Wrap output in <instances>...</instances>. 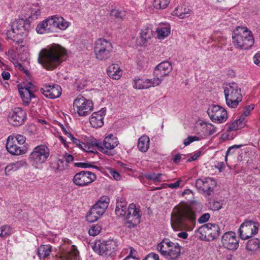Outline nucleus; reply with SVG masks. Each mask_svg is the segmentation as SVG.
<instances>
[{
	"label": "nucleus",
	"mask_w": 260,
	"mask_h": 260,
	"mask_svg": "<svg viewBox=\"0 0 260 260\" xmlns=\"http://www.w3.org/2000/svg\"><path fill=\"white\" fill-rule=\"evenodd\" d=\"M202 205L189 206L184 204L175 206L171 214V226L176 231H191L195 226L197 208H201Z\"/></svg>",
	"instance_id": "1"
},
{
	"label": "nucleus",
	"mask_w": 260,
	"mask_h": 260,
	"mask_svg": "<svg viewBox=\"0 0 260 260\" xmlns=\"http://www.w3.org/2000/svg\"><path fill=\"white\" fill-rule=\"evenodd\" d=\"M66 54L63 48L59 45H54L49 49H44L39 53L38 61L46 69L52 70L62 61L61 57Z\"/></svg>",
	"instance_id": "2"
},
{
	"label": "nucleus",
	"mask_w": 260,
	"mask_h": 260,
	"mask_svg": "<svg viewBox=\"0 0 260 260\" xmlns=\"http://www.w3.org/2000/svg\"><path fill=\"white\" fill-rule=\"evenodd\" d=\"M233 43L239 49H248L254 44V40L251 31L247 27L237 26L233 31Z\"/></svg>",
	"instance_id": "3"
},
{
	"label": "nucleus",
	"mask_w": 260,
	"mask_h": 260,
	"mask_svg": "<svg viewBox=\"0 0 260 260\" xmlns=\"http://www.w3.org/2000/svg\"><path fill=\"white\" fill-rule=\"evenodd\" d=\"M241 88L237 84L233 82L226 85L224 89V93L227 105L232 108L237 107L242 101Z\"/></svg>",
	"instance_id": "4"
},
{
	"label": "nucleus",
	"mask_w": 260,
	"mask_h": 260,
	"mask_svg": "<svg viewBox=\"0 0 260 260\" xmlns=\"http://www.w3.org/2000/svg\"><path fill=\"white\" fill-rule=\"evenodd\" d=\"M109 198L107 196L101 198L90 209L86 215V220L89 222L96 221L105 212L108 206Z\"/></svg>",
	"instance_id": "5"
},
{
	"label": "nucleus",
	"mask_w": 260,
	"mask_h": 260,
	"mask_svg": "<svg viewBox=\"0 0 260 260\" xmlns=\"http://www.w3.org/2000/svg\"><path fill=\"white\" fill-rule=\"evenodd\" d=\"M113 50L112 43L105 39H99L94 43L95 57L101 60H105L111 56Z\"/></svg>",
	"instance_id": "6"
},
{
	"label": "nucleus",
	"mask_w": 260,
	"mask_h": 260,
	"mask_svg": "<svg viewBox=\"0 0 260 260\" xmlns=\"http://www.w3.org/2000/svg\"><path fill=\"white\" fill-rule=\"evenodd\" d=\"M30 27V22L28 20L23 19H16L12 23V31H8L7 36L8 38L11 39L15 37L14 34L22 37H26Z\"/></svg>",
	"instance_id": "7"
},
{
	"label": "nucleus",
	"mask_w": 260,
	"mask_h": 260,
	"mask_svg": "<svg viewBox=\"0 0 260 260\" xmlns=\"http://www.w3.org/2000/svg\"><path fill=\"white\" fill-rule=\"evenodd\" d=\"M73 109L79 116H85L92 111L93 103L90 100L79 95L74 101Z\"/></svg>",
	"instance_id": "8"
},
{
	"label": "nucleus",
	"mask_w": 260,
	"mask_h": 260,
	"mask_svg": "<svg viewBox=\"0 0 260 260\" xmlns=\"http://www.w3.org/2000/svg\"><path fill=\"white\" fill-rule=\"evenodd\" d=\"M50 151L45 145L36 147L29 155V161L33 164H41L45 162L49 157Z\"/></svg>",
	"instance_id": "9"
},
{
	"label": "nucleus",
	"mask_w": 260,
	"mask_h": 260,
	"mask_svg": "<svg viewBox=\"0 0 260 260\" xmlns=\"http://www.w3.org/2000/svg\"><path fill=\"white\" fill-rule=\"evenodd\" d=\"M141 215L140 214V210L137 208L136 205L132 203L129 204L127 215L124 218L125 220L124 226L129 229L135 228L140 222Z\"/></svg>",
	"instance_id": "10"
},
{
	"label": "nucleus",
	"mask_w": 260,
	"mask_h": 260,
	"mask_svg": "<svg viewBox=\"0 0 260 260\" xmlns=\"http://www.w3.org/2000/svg\"><path fill=\"white\" fill-rule=\"evenodd\" d=\"M258 227V222L245 220L239 228V237L243 240L247 239L257 233Z\"/></svg>",
	"instance_id": "11"
},
{
	"label": "nucleus",
	"mask_w": 260,
	"mask_h": 260,
	"mask_svg": "<svg viewBox=\"0 0 260 260\" xmlns=\"http://www.w3.org/2000/svg\"><path fill=\"white\" fill-rule=\"evenodd\" d=\"M207 113L211 120L214 122L222 123L228 118L227 111L219 105L210 106L208 109Z\"/></svg>",
	"instance_id": "12"
},
{
	"label": "nucleus",
	"mask_w": 260,
	"mask_h": 260,
	"mask_svg": "<svg viewBox=\"0 0 260 260\" xmlns=\"http://www.w3.org/2000/svg\"><path fill=\"white\" fill-rule=\"evenodd\" d=\"M117 246V242L112 239L99 243L94 248L100 255L112 256L115 254Z\"/></svg>",
	"instance_id": "13"
},
{
	"label": "nucleus",
	"mask_w": 260,
	"mask_h": 260,
	"mask_svg": "<svg viewBox=\"0 0 260 260\" xmlns=\"http://www.w3.org/2000/svg\"><path fill=\"white\" fill-rule=\"evenodd\" d=\"M95 174L90 171H81L74 176L73 181L78 186H85L89 185L96 180Z\"/></svg>",
	"instance_id": "14"
},
{
	"label": "nucleus",
	"mask_w": 260,
	"mask_h": 260,
	"mask_svg": "<svg viewBox=\"0 0 260 260\" xmlns=\"http://www.w3.org/2000/svg\"><path fill=\"white\" fill-rule=\"evenodd\" d=\"M216 185V181L211 178H206L203 179H198L196 182V186L198 189L208 196L212 195Z\"/></svg>",
	"instance_id": "15"
},
{
	"label": "nucleus",
	"mask_w": 260,
	"mask_h": 260,
	"mask_svg": "<svg viewBox=\"0 0 260 260\" xmlns=\"http://www.w3.org/2000/svg\"><path fill=\"white\" fill-rule=\"evenodd\" d=\"M26 119V113L21 108H15L10 112L8 116V120L10 124L13 126H19L24 123Z\"/></svg>",
	"instance_id": "16"
},
{
	"label": "nucleus",
	"mask_w": 260,
	"mask_h": 260,
	"mask_svg": "<svg viewBox=\"0 0 260 260\" xmlns=\"http://www.w3.org/2000/svg\"><path fill=\"white\" fill-rule=\"evenodd\" d=\"M56 19L57 15L49 17L38 24L36 31L40 34L55 31Z\"/></svg>",
	"instance_id": "17"
},
{
	"label": "nucleus",
	"mask_w": 260,
	"mask_h": 260,
	"mask_svg": "<svg viewBox=\"0 0 260 260\" xmlns=\"http://www.w3.org/2000/svg\"><path fill=\"white\" fill-rule=\"evenodd\" d=\"M6 148L8 152L14 155H19L24 154L27 151L25 146H18L13 136H9L7 138Z\"/></svg>",
	"instance_id": "18"
},
{
	"label": "nucleus",
	"mask_w": 260,
	"mask_h": 260,
	"mask_svg": "<svg viewBox=\"0 0 260 260\" xmlns=\"http://www.w3.org/2000/svg\"><path fill=\"white\" fill-rule=\"evenodd\" d=\"M221 241L223 246L229 250H236L239 246V241L237 239L236 234L233 232L225 233L222 236Z\"/></svg>",
	"instance_id": "19"
},
{
	"label": "nucleus",
	"mask_w": 260,
	"mask_h": 260,
	"mask_svg": "<svg viewBox=\"0 0 260 260\" xmlns=\"http://www.w3.org/2000/svg\"><path fill=\"white\" fill-rule=\"evenodd\" d=\"M42 93L47 98L55 99L60 96L61 88L58 85H44L41 89Z\"/></svg>",
	"instance_id": "20"
},
{
	"label": "nucleus",
	"mask_w": 260,
	"mask_h": 260,
	"mask_svg": "<svg viewBox=\"0 0 260 260\" xmlns=\"http://www.w3.org/2000/svg\"><path fill=\"white\" fill-rule=\"evenodd\" d=\"M102 144L104 149L103 153L108 155H111L112 154L111 150L118 145V141L116 137L112 134H110L105 138Z\"/></svg>",
	"instance_id": "21"
},
{
	"label": "nucleus",
	"mask_w": 260,
	"mask_h": 260,
	"mask_svg": "<svg viewBox=\"0 0 260 260\" xmlns=\"http://www.w3.org/2000/svg\"><path fill=\"white\" fill-rule=\"evenodd\" d=\"M106 108H102L98 112H93L90 117L89 121L94 128H99L104 125V118L106 114Z\"/></svg>",
	"instance_id": "22"
},
{
	"label": "nucleus",
	"mask_w": 260,
	"mask_h": 260,
	"mask_svg": "<svg viewBox=\"0 0 260 260\" xmlns=\"http://www.w3.org/2000/svg\"><path fill=\"white\" fill-rule=\"evenodd\" d=\"M19 92L22 99L23 104L25 106H28L31 99L35 97L33 93L34 91L29 90L27 88H22V86H19Z\"/></svg>",
	"instance_id": "23"
},
{
	"label": "nucleus",
	"mask_w": 260,
	"mask_h": 260,
	"mask_svg": "<svg viewBox=\"0 0 260 260\" xmlns=\"http://www.w3.org/2000/svg\"><path fill=\"white\" fill-rule=\"evenodd\" d=\"M190 12L191 10L188 6L180 5L173 11L172 15L178 17L180 19H184L189 16Z\"/></svg>",
	"instance_id": "24"
},
{
	"label": "nucleus",
	"mask_w": 260,
	"mask_h": 260,
	"mask_svg": "<svg viewBox=\"0 0 260 260\" xmlns=\"http://www.w3.org/2000/svg\"><path fill=\"white\" fill-rule=\"evenodd\" d=\"M208 225L209 226L208 228V239H207V241H210L216 239L219 236L220 230L219 226L215 223H208Z\"/></svg>",
	"instance_id": "25"
},
{
	"label": "nucleus",
	"mask_w": 260,
	"mask_h": 260,
	"mask_svg": "<svg viewBox=\"0 0 260 260\" xmlns=\"http://www.w3.org/2000/svg\"><path fill=\"white\" fill-rule=\"evenodd\" d=\"M181 253V247L177 243L172 242L170 248L168 249L167 257L171 259H176Z\"/></svg>",
	"instance_id": "26"
},
{
	"label": "nucleus",
	"mask_w": 260,
	"mask_h": 260,
	"mask_svg": "<svg viewBox=\"0 0 260 260\" xmlns=\"http://www.w3.org/2000/svg\"><path fill=\"white\" fill-rule=\"evenodd\" d=\"M26 166L27 163L26 161L24 160H21L11 163L5 168V173L6 175H8L11 171H16L19 169Z\"/></svg>",
	"instance_id": "27"
},
{
	"label": "nucleus",
	"mask_w": 260,
	"mask_h": 260,
	"mask_svg": "<svg viewBox=\"0 0 260 260\" xmlns=\"http://www.w3.org/2000/svg\"><path fill=\"white\" fill-rule=\"evenodd\" d=\"M107 72L108 76L113 79L117 80L121 77V71L117 64H112L110 66Z\"/></svg>",
	"instance_id": "28"
},
{
	"label": "nucleus",
	"mask_w": 260,
	"mask_h": 260,
	"mask_svg": "<svg viewBox=\"0 0 260 260\" xmlns=\"http://www.w3.org/2000/svg\"><path fill=\"white\" fill-rule=\"evenodd\" d=\"M50 167L52 170L57 173L65 170L67 165L63 159L58 158L54 161H52L50 163Z\"/></svg>",
	"instance_id": "29"
},
{
	"label": "nucleus",
	"mask_w": 260,
	"mask_h": 260,
	"mask_svg": "<svg viewBox=\"0 0 260 260\" xmlns=\"http://www.w3.org/2000/svg\"><path fill=\"white\" fill-rule=\"evenodd\" d=\"M149 147V138L147 136L141 137L138 142V148L140 151L145 152Z\"/></svg>",
	"instance_id": "30"
},
{
	"label": "nucleus",
	"mask_w": 260,
	"mask_h": 260,
	"mask_svg": "<svg viewBox=\"0 0 260 260\" xmlns=\"http://www.w3.org/2000/svg\"><path fill=\"white\" fill-rule=\"evenodd\" d=\"M52 251V246L50 245H41L37 250L38 256L40 258H46L48 257Z\"/></svg>",
	"instance_id": "31"
},
{
	"label": "nucleus",
	"mask_w": 260,
	"mask_h": 260,
	"mask_svg": "<svg viewBox=\"0 0 260 260\" xmlns=\"http://www.w3.org/2000/svg\"><path fill=\"white\" fill-rule=\"evenodd\" d=\"M171 244V241H169L167 240H164L157 245V249L162 255L167 256L168 249L170 248Z\"/></svg>",
	"instance_id": "32"
},
{
	"label": "nucleus",
	"mask_w": 260,
	"mask_h": 260,
	"mask_svg": "<svg viewBox=\"0 0 260 260\" xmlns=\"http://www.w3.org/2000/svg\"><path fill=\"white\" fill-rule=\"evenodd\" d=\"M79 251L77 250L75 246L73 245L71 250L63 253L61 258L65 260H76Z\"/></svg>",
	"instance_id": "33"
},
{
	"label": "nucleus",
	"mask_w": 260,
	"mask_h": 260,
	"mask_svg": "<svg viewBox=\"0 0 260 260\" xmlns=\"http://www.w3.org/2000/svg\"><path fill=\"white\" fill-rule=\"evenodd\" d=\"M209 226L208 223L205 224L200 226L196 232V236L198 237L199 239L207 241L208 239L207 232Z\"/></svg>",
	"instance_id": "34"
},
{
	"label": "nucleus",
	"mask_w": 260,
	"mask_h": 260,
	"mask_svg": "<svg viewBox=\"0 0 260 260\" xmlns=\"http://www.w3.org/2000/svg\"><path fill=\"white\" fill-rule=\"evenodd\" d=\"M150 80H143L141 79H134L133 80V87L136 89H147L150 87Z\"/></svg>",
	"instance_id": "35"
},
{
	"label": "nucleus",
	"mask_w": 260,
	"mask_h": 260,
	"mask_svg": "<svg viewBox=\"0 0 260 260\" xmlns=\"http://www.w3.org/2000/svg\"><path fill=\"white\" fill-rule=\"evenodd\" d=\"M260 247V241L257 238H252L247 241L246 249L250 251H254Z\"/></svg>",
	"instance_id": "36"
},
{
	"label": "nucleus",
	"mask_w": 260,
	"mask_h": 260,
	"mask_svg": "<svg viewBox=\"0 0 260 260\" xmlns=\"http://www.w3.org/2000/svg\"><path fill=\"white\" fill-rule=\"evenodd\" d=\"M153 35V31L151 28L147 27L143 29L140 34L142 43L144 44L146 43L149 39L151 38Z\"/></svg>",
	"instance_id": "37"
},
{
	"label": "nucleus",
	"mask_w": 260,
	"mask_h": 260,
	"mask_svg": "<svg viewBox=\"0 0 260 260\" xmlns=\"http://www.w3.org/2000/svg\"><path fill=\"white\" fill-rule=\"evenodd\" d=\"M56 19V28L64 30L69 26V22L65 20L62 17L57 15Z\"/></svg>",
	"instance_id": "38"
},
{
	"label": "nucleus",
	"mask_w": 260,
	"mask_h": 260,
	"mask_svg": "<svg viewBox=\"0 0 260 260\" xmlns=\"http://www.w3.org/2000/svg\"><path fill=\"white\" fill-rule=\"evenodd\" d=\"M170 2V0H154L153 5L157 9H163L168 6Z\"/></svg>",
	"instance_id": "39"
},
{
	"label": "nucleus",
	"mask_w": 260,
	"mask_h": 260,
	"mask_svg": "<svg viewBox=\"0 0 260 260\" xmlns=\"http://www.w3.org/2000/svg\"><path fill=\"white\" fill-rule=\"evenodd\" d=\"M127 209L126 206H123V205H116L115 213L117 216L123 217L124 218L127 215Z\"/></svg>",
	"instance_id": "40"
},
{
	"label": "nucleus",
	"mask_w": 260,
	"mask_h": 260,
	"mask_svg": "<svg viewBox=\"0 0 260 260\" xmlns=\"http://www.w3.org/2000/svg\"><path fill=\"white\" fill-rule=\"evenodd\" d=\"M157 32L158 38L163 39L167 37L170 33V29L167 27L158 28L156 30Z\"/></svg>",
	"instance_id": "41"
},
{
	"label": "nucleus",
	"mask_w": 260,
	"mask_h": 260,
	"mask_svg": "<svg viewBox=\"0 0 260 260\" xmlns=\"http://www.w3.org/2000/svg\"><path fill=\"white\" fill-rule=\"evenodd\" d=\"M1 238H5L10 236L11 234V228L8 225H3L1 227Z\"/></svg>",
	"instance_id": "42"
},
{
	"label": "nucleus",
	"mask_w": 260,
	"mask_h": 260,
	"mask_svg": "<svg viewBox=\"0 0 260 260\" xmlns=\"http://www.w3.org/2000/svg\"><path fill=\"white\" fill-rule=\"evenodd\" d=\"M89 146L95 147L98 150L103 153L104 149L103 148L102 142L99 140L93 139L89 141Z\"/></svg>",
	"instance_id": "43"
},
{
	"label": "nucleus",
	"mask_w": 260,
	"mask_h": 260,
	"mask_svg": "<svg viewBox=\"0 0 260 260\" xmlns=\"http://www.w3.org/2000/svg\"><path fill=\"white\" fill-rule=\"evenodd\" d=\"M157 69L163 71L168 72V74L171 71V65L168 61H164L160 63L157 66Z\"/></svg>",
	"instance_id": "44"
},
{
	"label": "nucleus",
	"mask_w": 260,
	"mask_h": 260,
	"mask_svg": "<svg viewBox=\"0 0 260 260\" xmlns=\"http://www.w3.org/2000/svg\"><path fill=\"white\" fill-rule=\"evenodd\" d=\"M101 230L102 228L100 225L98 224L93 225L89 229L88 233L90 236H95L100 233Z\"/></svg>",
	"instance_id": "45"
},
{
	"label": "nucleus",
	"mask_w": 260,
	"mask_h": 260,
	"mask_svg": "<svg viewBox=\"0 0 260 260\" xmlns=\"http://www.w3.org/2000/svg\"><path fill=\"white\" fill-rule=\"evenodd\" d=\"M162 176V174L158 173H152L147 174L146 175V178L147 179L149 180H152L154 182H159L161 181V177Z\"/></svg>",
	"instance_id": "46"
},
{
	"label": "nucleus",
	"mask_w": 260,
	"mask_h": 260,
	"mask_svg": "<svg viewBox=\"0 0 260 260\" xmlns=\"http://www.w3.org/2000/svg\"><path fill=\"white\" fill-rule=\"evenodd\" d=\"M244 125L245 124H240L239 121L236 120L229 125L228 131H236L237 129L243 127Z\"/></svg>",
	"instance_id": "47"
},
{
	"label": "nucleus",
	"mask_w": 260,
	"mask_h": 260,
	"mask_svg": "<svg viewBox=\"0 0 260 260\" xmlns=\"http://www.w3.org/2000/svg\"><path fill=\"white\" fill-rule=\"evenodd\" d=\"M110 14L111 16H113L115 18L122 19V18L125 16L124 12L118 9H113L111 11Z\"/></svg>",
	"instance_id": "48"
},
{
	"label": "nucleus",
	"mask_w": 260,
	"mask_h": 260,
	"mask_svg": "<svg viewBox=\"0 0 260 260\" xmlns=\"http://www.w3.org/2000/svg\"><path fill=\"white\" fill-rule=\"evenodd\" d=\"M75 166L77 167H80L82 168H92L99 170V167L96 166H94L91 163L89 162H76L74 164Z\"/></svg>",
	"instance_id": "49"
},
{
	"label": "nucleus",
	"mask_w": 260,
	"mask_h": 260,
	"mask_svg": "<svg viewBox=\"0 0 260 260\" xmlns=\"http://www.w3.org/2000/svg\"><path fill=\"white\" fill-rule=\"evenodd\" d=\"M168 75V72H165L157 69V66L155 68L154 71V77H159L163 80V78Z\"/></svg>",
	"instance_id": "50"
},
{
	"label": "nucleus",
	"mask_w": 260,
	"mask_h": 260,
	"mask_svg": "<svg viewBox=\"0 0 260 260\" xmlns=\"http://www.w3.org/2000/svg\"><path fill=\"white\" fill-rule=\"evenodd\" d=\"M242 146V145H234L229 147L226 152V155H225V161L227 160V156L229 154H233L235 152L236 149L240 148Z\"/></svg>",
	"instance_id": "51"
},
{
	"label": "nucleus",
	"mask_w": 260,
	"mask_h": 260,
	"mask_svg": "<svg viewBox=\"0 0 260 260\" xmlns=\"http://www.w3.org/2000/svg\"><path fill=\"white\" fill-rule=\"evenodd\" d=\"M199 137L197 136H189L184 140L183 144L185 146H187L191 143L194 141H199Z\"/></svg>",
	"instance_id": "52"
},
{
	"label": "nucleus",
	"mask_w": 260,
	"mask_h": 260,
	"mask_svg": "<svg viewBox=\"0 0 260 260\" xmlns=\"http://www.w3.org/2000/svg\"><path fill=\"white\" fill-rule=\"evenodd\" d=\"M71 141L75 144H76L78 147H79L81 149H86V144L81 142L80 140L77 139L75 138H74Z\"/></svg>",
	"instance_id": "53"
},
{
	"label": "nucleus",
	"mask_w": 260,
	"mask_h": 260,
	"mask_svg": "<svg viewBox=\"0 0 260 260\" xmlns=\"http://www.w3.org/2000/svg\"><path fill=\"white\" fill-rule=\"evenodd\" d=\"M14 138L16 140V142H17L19 145H23L26 141L25 137L21 135H17L14 137Z\"/></svg>",
	"instance_id": "54"
},
{
	"label": "nucleus",
	"mask_w": 260,
	"mask_h": 260,
	"mask_svg": "<svg viewBox=\"0 0 260 260\" xmlns=\"http://www.w3.org/2000/svg\"><path fill=\"white\" fill-rule=\"evenodd\" d=\"M210 217V215L208 213H205L203 214L199 219H198V222L200 223H205L207 221L209 220V218Z\"/></svg>",
	"instance_id": "55"
},
{
	"label": "nucleus",
	"mask_w": 260,
	"mask_h": 260,
	"mask_svg": "<svg viewBox=\"0 0 260 260\" xmlns=\"http://www.w3.org/2000/svg\"><path fill=\"white\" fill-rule=\"evenodd\" d=\"M162 79L159 77H155V78H153V80H150V83H151L150 84V87L151 86H157L159 84H160L162 81Z\"/></svg>",
	"instance_id": "56"
},
{
	"label": "nucleus",
	"mask_w": 260,
	"mask_h": 260,
	"mask_svg": "<svg viewBox=\"0 0 260 260\" xmlns=\"http://www.w3.org/2000/svg\"><path fill=\"white\" fill-rule=\"evenodd\" d=\"M143 260H159V259L158 254L154 253H150Z\"/></svg>",
	"instance_id": "57"
},
{
	"label": "nucleus",
	"mask_w": 260,
	"mask_h": 260,
	"mask_svg": "<svg viewBox=\"0 0 260 260\" xmlns=\"http://www.w3.org/2000/svg\"><path fill=\"white\" fill-rule=\"evenodd\" d=\"M207 130L209 135H213L216 132V128L211 123H208L206 125Z\"/></svg>",
	"instance_id": "58"
},
{
	"label": "nucleus",
	"mask_w": 260,
	"mask_h": 260,
	"mask_svg": "<svg viewBox=\"0 0 260 260\" xmlns=\"http://www.w3.org/2000/svg\"><path fill=\"white\" fill-rule=\"evenodd\" d=\"M63 159L66 160L65 163H66V165H67L68 163L72 162L74 158V156L71 154H68L67 153H66L63 156Z\"/></svg>",
	"instance_id": "59"
},
{
	"label": "nucleus",
	"mask_w": 260,
	"mask_h": 260,
	"mask_svg": "<svg viewBox=\"0 0 260 260\" xmlns=\"http://www.w3.org/2000/svg\"><path fill=\"white\" fill-rule=\"evenodd\" d=\"M117 204L116 205H120L123 206H126V203L124 198L123 197H117Z\"/></svg>",
	"instance_id": "60"
},
{
	"label": "nucleus",
	"mask_w": 260,
	"mask_h": 260,
	"mask_svg": "<svg viewBox=\"0 0 260 260\" xmlns=\"http://www.w3.org/2000/svg\"><path fill=\"white\" fill-rule=\"evenodd\" d=\"M110 174L115 180H119L120 179V174L116 171L113 170H111L110 171Z\"/></svg>",
	"instance_id": "61"
},
{
	"label": "nucleus",
	"mask_w": 260,
	"mask_h": 260,
	"mask_svg": "<svg viewBox=\"0 0 260 260\" xmlns=\"http://www.w3.org/2000/svg\"><path fill=\"white\" fill-rule=\"evenodd\" d=\"M248 116V112L247 111H244L243 114L240 116L239 118L237 119L240 124H244L243 122L244 120H245V118L246 116Z\"/></svg>",
	"instance_id": "62"
},
{
	"label": "nucleus",
	"mask_w": 260,
	"mask_h": 260,
	"mask_svg": "<svg viewBox=\"0 0 260 260\" xmlns=\"http://www.w3.org/2000/svg\"><path fill=\"white\" fill-rule=\"evenodd\" d=\"M222 208V204L219 202L215 201L213 203L212 209L218 210Z\"/></svg>",
	"instance_id": "63"
},
{
	"label": "nucleus",
	"mask_w": 260,
	"mask_h": 260,
	"mask_svg": "<svg viewBox=\"0 0 260 260\" xmlns=\"http://www.w3.org/2000/svg\"><path fill=\"white\" fill-rule=\"evenodd\" d=\"M22 88H27L29 90H32L34 92L36 90L34 85L31 82H28L27 84L22 86Z\"/></svg>",
	"instance_id": "64"
}]
</instances>
